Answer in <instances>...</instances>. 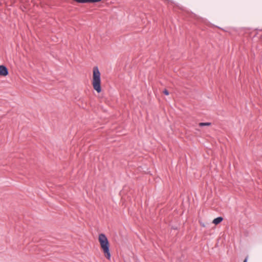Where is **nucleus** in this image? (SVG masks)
<instances>
[{
  "mask_svg": "<svg viewBox=\"0 0 262 262\" xmlns=\"http://www.w3.org/2000/svg\"><path fill=\"white\" fill-rule=\"evenodd\" d=\"M248 256H247L246 257V258H245V259L244 260V261L243 262H247L248 261Z\"/></svg>",
  "mask_w": 262,
  "mask_h": 262,
  "instance_id": "0eeeda50",
  "label": "nucleus"
},
{
  "mask_svg": "<svg viewBox=\"0 0 262 262\" xmlns=\"http://www.w3.org/2000/svg\"><path fill=\"white\" fill-rule=\"evenodd\" d=\"M163 93L166 95H168L169 94L168 91L167 89H164Z\"/></svg>",
  "mask_w": 262,
  "mask_h": 262,
  "instance_id": "423d86ee",
  "label": "nucleus"
},
{
  "mask_svg": "<svg viewBox=\"0 0 262 262\" xmlns=\"http://www.w3.org/2000/svg\"><path fill=\"white\" fill-rule=\"evenodd\" d=\"M223 220V218L222 216L217 217L215 219H214L212 223H213L215 225H218L220 223H221Z\"/></svg>",
  "mask_w": 262,
  "mask_h": 262,
  "instance_id": "20e7f679",
  "label": "nucleus"
},
{
  "mask_svg": "<svg viewBox=\"0 0 262 262\" xmlns=\"http://www.w3.org/2000/svg\"><path fill=\"white\" fill-rule=\"evenodd\" d=\"M211 123L210 122H201L199 124V125L201 127L204 126H210Z\"/></svg>",
  "mask_w": 262,
  "mask_h": 262,
  "instance_id": "39448f33",
  "label": "nucleus"
},
{
  "mask_svg": "<svg viewBox=\"0 0 262 262\" xmlns=\"http://www.w3.org/2000/svg\"><path fill=\"white\" fill-rule=\"evenodd\" d=\"M98 241L104 256L107 259H110L111 255L110 251V243L106 235L103 233L100 234L99 235Z\"/></svg>",
  "mask_w": 262,
  "mask_h": 262,
  "instance_id": "f257e3e1",
  "label": "nucleus"
},
{
  "mask_svg": "<svg viewBox=\"0 0 262 262\" xmlns=\"http://www.w3.org/2000/svg\"><path fill=\"white\" fill-rule=\"evenodd\" d=\"M92 85L98 93L101 92L100 73L97 67H94L93 71Z\"/></svg>",
  "mask_w": 262,
  "mask_h": 262,
  "instance_id": "f03ea898",
  "label": "nucleus"
},
{
  "mask_svg": "<svg viewBox=\"0 0 262 262\" xmlns=\"http://www.w3.org/2000/svg\"><path fill=\"white\" fill-rule=\"evenodd\" d=\"M9 72L7 68L4 65L0 66V76H6L8 75Z\"/></svg>",
  "mask_w": 262,
  "mask_h": 262,
  "instance_id": "7ed1b4c3",
  "label": "nucleus"
}]
</instances>
